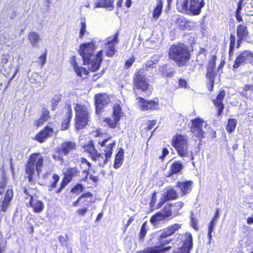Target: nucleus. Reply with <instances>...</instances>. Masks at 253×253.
<instances>
[{"mask_svg":"<svg viewBox=\"0 0 253 253\" xmlns=\"http://www.w3.org/2000/svg\"><path fill=\"white\" fill-rule=\"evenodd\" d=\"M95 47L93 42L84 43L80 46L79 53L82 56L84 64H87L89 70L96 71L102 61V51L93 55Z\"/></svg>","mask_w":253,"mask_h":253,"instance_id":"f257e3e1","label":"nucleus"},{"mask_svg":"<svg viewBox=\"0 0 253 253\" xmlns=\"http://www.w3.org/2000/svg\"><path fill=\"white\" fill-rule=\"evenodd\" d=\"M98 144L104 147L105 154H101L97 152L92 155V159L98 163V165L103 167L107 163L112 154L113 148L115 146V140L109 137L102 141H99Z\"/></svg>","mask_w":253,"mask_h":253,"instance_id":"f03ea898","label":"nucleus"},{"mask_svg":"<svg viewBox=\"0 0 253 253\" xmlns=\"http://www.w3.org/2000/svg\"><path fill=\"white\" fill-rule=\"evenodd\" d=\"M204 0H177L176 6L179 12L198 15L204 6Z\"/></svg>","mask_w":253,"mask_h":253,"instance_id":"7ed1b4c3","label":"nucleus"},{"mask_svg":"<svg viewBox=\"0 0 253 253\" xmlns=\"http://www.w3.org/2000/svg\"><path fill=\"white\" fill-rule=\"evenodd\" d=\"M76 124L77 129L84 128L87 124L89 119V105L88 103L85 104L78 103L76 104Z\"/></svg>","mask_w":253,"mask_h":253,"instance_id":"20e7f679","label":"nucleus"},{"mask_svg":"<svg viewBox=\"0 0 253 253\" xmlns=\"http://www.w3.org/2000/svg\"><path fill=\"white\" fill-rule=\"evenodd\" d=\"M169 56L179 66L184 65L190 58L187 46L183 44L172 45L169 50Z\"/></svg>","mask_w":253,"mask_h":253,"instance_id":"39448f33","label":"nucleus"},{"mask_svg":"<svg viewBox=\"0 0 253 253\" xmlns=\"http://www.w3.org/2000/svg\"><path fill=\"white\" fill-rule=\"evenodd\" d=\"M43 162V159L39 153H34L30 156L26 169L27 173L29 174V180H31L33 175L35 173V169L38 174L42 171Z\"/></svg>","mask_w":253,"mask_h":253,"instance_id":"423d86ee","label":"nucleus"},{"mask_svg":"<svg viewBox=\"0 0 253 253\" xmlns=\"http://www.w3.org/2000/svg\"><path fill=\"white\" fill-rule=\"evenodd\" d=\"M172 145L181 157H188L191 154L189 150L188 137L186 135L177 134L173 138Z\"/></svg>","mask_w":253,"mask_h":253,"instance_id":"0eeeda50","label":"nucleus"},{"mask_svg":"<svg viewBox=\"0 0 253 253\" xmlns=\"http://www.w3.org/2000/svg\"><path fill=\"white\" fill-rule=\"evenodd\" d=\"M134 87L140 89L143 91L150 90V85L145 77L144 71L140 69L135 74L133 79Z\"/></svg>","mask_w":253,"mask_h":253,"instance_id":"6e6552de","label":"nucleus"},{"mask_svg":"<svg viewBox=\"0 0 253 253\" xmlns=\"http://www.w3.org/2000/svg\"><path fill=\"white\" fill-rule=\"evenodd\" d=\"M249 63L253 64V53L249 50H245L237 55L233 67L237 68L241 65Z\"/></svg>","mask_w":253,"mask_h":253,"instance_id":"1a4fd4ad","label":"nucleus"},{"mask_svg":"<svg viewBox=\"0 0 253 253\" xmlns=\"http://www.w3.org/2000/svg\"><path fill=\"white\" fill-rule=\"evenodd\" d=\"M191 122V131L192 133L200 139L203 138L204 133L203 127L207 126V123L202 119L200 118L192 120Z\"/></svg>","mask_w":253,"mask_h":253,"instance_id":"9d476101","label":"nucleus"},{"mask_svg":"<svg viewBox=\"0 0 253 253\" xmlns=\"http://www.w3.org/2000/svg\"><path fill=\"white\" fill-rule=\"evenodd\" d=\"M118 34L110 37L105 40L106 54L107 56H112L115 52V45L118 42Z\"/></svg>","mask_w":253,"mask_h":253,"instance_id":"9b49d317","label":"nucleus"},{"mask_svg":"<svg viewBox=\"0 0 253 253\" xmlns=\"http://www.w3.org/2000/svg\"><path fill=\"white\" fill-rule=\"evenodd\" d=\"M177 197L176 192L172 187H168L165 189L160 201L157 205V209L161 208L166 201L173 200Z\"/></svg>","mask_w":253,"mask_h":253,"instance_id":"f8f14e48","label":"nucleus"},{"mask_svg":"<svg viewBox=\"0 0 253 253\" xmlns=\"http://www.w3.org/2000/svg\"><path fill=\"white\" fill-rule=\"evenodd\" d=\"M183 245L179 249L180 253H190L193 248V238L190 233H186L182 239Z\"/></svg>","mask_w":253,"mask_h":253,"instance_id":"ddd939ff","label":"nucleus"},{"mask_svg":"<svg viewBox=\"0 0 253 253\" xmlns=\"http://www.w3.org/2000/svg\"><path fill=\"white\" fill-rule=\"evenodd\" d=\"M172 20L175 22L177 26L182 30L190 29L193 26L192 21L188 20L183 16L174 15L172 17Z\"/></svg>","mask_w":253,"mask_h":253,"instance_id":"4468645a","label":"nucleus"},{"mask_svg":"<svg viewBox=\"0 0 253 253\" xmlns=\"http://www.w3.org/2000/svg\"><path fill=\"white\" fill-rule=\"evenodd\" d=\"M53 129L52 128L47 126L43 130H41L35 137V139L42 143L53 133Z\"/></svg>","mask_w":253,"mask_h":253,"instance_id":"2eb2a0df","label":"nucleus"},{"mask_svg":"<svg viewBox=\"0 0 253 253\" xmlns=\"http://www.w3.org/2000/svg\"><path fill=\"white\" fill-rule=\"evenodd\" d=\"M137 100H138L142 110L157 109L159 108V104L157 102L152 100L146 101L141 97L138 98Z\"/></svg>","mask_w":253,"mask_h":253,"instance_id":"dca6fc26","label":"nucleus"},{"mask_svg":"<svg viewBox=\"0 0 253 253\" xmlns=\"http://www.w3.org/2000/svg\"><path fill=\"white\" fill-rule=\"evenodd\" d=\"M249 32L247 27L244 25L240 24L237 27V35L238 38L237 46L238 48L242 41L248 36Z\"/></svg>","mask_w":253,"mask_h":253,"instance_id":"f3484780","label":"nucleus"},{"mask_svg":"<svg viewBox=\"0 0 253 253\" xmlns=\"http://www.w3.org/2000/svg\"><path fill=\"white\" fill-rule=\"evenodd\" d=\"M181 224H175L172 225L160 231V235L159 237L166 238L173 235L176 231L180 228Z\"/></svg>","mask_w":253,"mask_h":253,"instance_id":"a211bd4d","label":"nucleus"},{"mask_svg":"<svg viewBox=\"0 0 253 253\" xmlns=\"http://www.w3.org/2000/svg\"><path fill=\"white\" fill-rule=\"evenodd\" d=\"M13 196V193L12 190L11 189H7L5 194L4 199L2 201L1 206H0V211H6L12 199Z\"/></svg>","mask_w":253,"mask_h":253,"instance_id":"6ab92c4d","label":"nucleus"},{"mask_svg":"<svg viewBox=\"0 0 253 253\" xmlns=\"http://www.w3.org/2000/svg\"><path fill=\"white\" fill-rule=\"evenodd\" d=\"M109 102L110 99L107 94H97L95 96L96 107L97 111L101 110Z\"/></svg>","mask_w":253,"mask_h":253,"instance_id":"aec40b11","label":"nucleus"},{"mask_svg":"<svg viewBox=\"0 0 253 253\" xmlns=\"http://www.w3.org/2000/svg\"><path fill=\"white\" fill-rule=\"evenodd\" d=\"M70 63L72 65L76 74L79 77H82L83 75H87L88 71L83 67H80L76 61L75 56H72L70 59Z\"/></svg>","mask_w":253,"mask_h":253,"instance_id":"412c9836","label":"nucleus"},{"mask_svg":"<svg viewBox=\"0 0 253 253\" xmlns=\"http://www.w3.org/2000/svg\"><path fill=\"white\" fill-rule=\"evenodd\" d=\"M225 92L224 91H221L218 94L216 99L213 100V103L217 107L218 110L217 115L220 116L222 113V110L224 108V105L222 101L225 97Z\"/></svg>","mask_w":253,"mask_h":253,"instance_id":"4be33fe9","label":"nucleus"},{"mask_svg":"<svg viewBox=\"0 0 253 253\" xmlns=\"http://www.w3.org/2000/svg\"><path fill=\"white\" fill-rule=\"evenodd\" d=\"M29 204L30 206L33 209L34 211L37 213L41 212L44 208L43 202L35 199L33 196H31Z\"/></svg>","mask_w":253,"mask_h":253,"instance_id":"5701e85b","label":"nucleus"},{"mask_svg":"<svg viewBox=\"0 0 253 253\" xmlns=\"http://www.w3.org/2000/svg\"><path fill=\"white\" fill-rule=\"evenodd\" d=\"M80 170L76 167L69 168L65 172V177L68 181H71L72 179L79 175Z\"/></svg>","mask_w":253,"mask_h":253,"instance_id":"b1692460","label":"nucleus"},{"mask_svg":"<svg viewBox=\"0 0 253 253\" xmlns=\"http://www.w3.org/2000/svg\"><path fill=\"white\" fill-rule=\"evenodd\" d=\"M81 168L84 169L83 173L85 174V177L83 178L82 180L86 181L87 179V176L88 175V171L89 170L91 167V164L84 158H81Z\"/></svg>","mask_w":253,"mask_h":253,"instance_id":"393cba45","label":"nucleus"},{"mask_svg":"<svg viewBox=\"0 0 253 253\" xmlns=\"http://www.w3.org/2000/svg\"><path fill=\"white\" fill-rule=\"evenodd\" d=\"M61 147L63 153L66 155L76 149V144L72 141L65 142L62 144Z\"/></svg>","mask_w":253,"mask_h":253,"instance_id":"a878e982","label":"nucleus"},{"mask_svg":"<svg viewBox=\"0 0 253 253\" xmlns=\"http://www.w3.org/2000/svg\"><path fill=\"white\" fill-rule=\"evenodd\" d=\"M170 248L169 246L163 248L159 247H150L146 249L142 253H165Z\"/></svg>","mask_w":253,"mask_h":253,"instance_id":"bb28decb","label":"nucleus"},{"mask_svg":"<svg viewBox=\"0 0 253 253\" xmlns=\"http://www.w3.org/2000/svg\"><path fill=\"white\" fill-rule=\"evenodd\" d=\"M28 39L30 41L31 44L34 46L36 47L39 45L40 41L39 35L35 32H31L28 35Z\"/></svg>","mask_w":253,"mask_h":253,"instance_id":"cd10ccee","label":"nucleus"},{"mask_svg":"<svg viewBox=\"0 0 253 253\" xmlns=\"http://www.w3.org/2000/svg\"><path fill=\"white\" fill-rule=\"evenodd\" d=\"M176 186L180 189L183 195H185L191 191L192 187L191 182H178Z\"/></svg>","mask_w":253,"mask_h":253,"instance_id":"c85d7f7f","label":"nucleus"},{"mask_svg":"<svg viewBox=\"0 0 253 253\" xmlns=\"http://www.w3.org/2000/svg\"><path fill=\"white\" fill-rule=\"evenodd\" d=\"M163 9V2L162 0H158V4L155 7L152 14V18L154 20H157L161 15Z\"/></svg>","mask_w":253,"mask_h":253,"instance_id":"c756f323","label":"nucleus"},{"mask_svg":"<svg viewBox=\"0 0 253 253\" xmlns=\"http://www.w3.org/2000/svg\"><path fill=\"white\" fill-rule=\"evenodd\" d=\"M49 118V112L45 110H44L42 115L39 119L36 120L35 122V125L37 126H40L42 125Z\"/></svg>","mask_w":253,"mask_h":253,"instance_id":"7c9ffc66","label":"nucleus"},{"mask_svg":"<svg viewBox=\"0 0 253 253\" xmlns=\"http://www.w3.org/2000/svg\"><path fill=\"white\" fill-rule=\"evenodd\" d=\"M124 113L122 111V109L120 104H115L113 107V118H116L117 120H120L122 117L123 116Z\"/></svg>","mask_w":253,"mask_h":253,"instance_id":"2f4dec72","label":"nucleus"},{"mask_svg":"<svg viewBox=\"0 0 253 253\" xmlns=\"http://www.w3.org/2000/svg\"><path fill=\"white\" fill-rule=\"evenodd\" d=\"M96 7L103 8H113L114 7V0H97Z\"/></svg>","mask_w":253,"mask_h":253,"instance_id":"473e14b6","label":"nucleus"},{"mask_svg":"<svg viewBox=\"0 0 253 253\" xmlns=\"http://www.w3.org/2000/svg\"><path fill=\"white\" fill-rule=\"evenodd\" d=\"M124 159V151L123 150H120L115 158V163L114 164V167L115 169H118L120 168L122 164Z\"/></svg>","mask_w":253,"mask_h":253,"instance_id":"72a5a7b5","label":"nucleus"},{"mask_svg":"<svg viewBox=\"0 0 253 253\" xmlns=\"http://www.w3.org/2000/svg\"><path fill=\"white\" fill-rule=\"evenodd\" d=\"M183 168V165L180 162H175L171 166V174L180 173Z\"/></svg>","mask_w":253,"mask_h":253,"instance_id":"f704fd0d","label":"nucleus"},{"mask_svg":"<svg viewBox=\"0 0 253 253\" xmlns=\"http://www.w3.org/2000/svg\"><path fill=\"white\" fill-rule=\"evenodd\" d=\"M84 148L85 151L87 152L91 155V158L92 155H95L97 152V150L94 148V145L92 141H89L84 146Z\"/></svg>","mask_w":253,"mask_h":253,"instance_id":"c9c22d12","label":"nucleus"},{"mask_svg":"<svg viewBox=\"0 0 253 253\" xmlns=\"http://www.w3.org/2000/svg\"><path fill=\"white\" fill-rule=\"evenodd\" d=\"M68 114L67 118L64 120L62 124V128L63 129H67L69 127V123L72 118V110L71 107L69 106L68 107Z\"/></svg>","mask_w":253,"mask_h":253,"instance_id":"e433bc0d","label":"nucleus"},{"mask_svg":"<svg viewBox=\"0 0 253 253\" xmlns=\"http://www.w3.org/2000/svg\"><path fill=\"white\" fill-rule=\"evenodd\" d=\"M120 121L119 120H117L116 118H105L103 122L107 125L108 126L111 128H114L116 127L117 124L119 123Z\"/></svg>","mask_w":253,"mask_h":253,"instance_id":"4c0bfd02","label":"nucleus"},{"mask_svg":"<svg viewBox=\"0 0 253 253\" xmlns=\"http://www.w3.org/2000/svg\"><path fill=\"white\" fill-rule=\"evenodd\" d=\"M170 205L171 206L173 216H175L179 214V211L183 207L184 203L182 202L179 201L175 203L174 204Z\"/></svg>","mask_w":253,"mask_h":253,"instance_id":"58836bf2","label":"nucleus"},{"mask_svg":"<svg viewBox=\"0 0 253 253\" xmlns=\"http://www.w3.org/2000/svg\"><path fill=\"white\" fill-rule=\"evenodd\" d=\"M167 218L162 212H158L153 216L151 218V222L153 224H156L160 221H162Z\"/></svg>","mask_w":253,"mask_h":253,"instance_id":"ea45409f","label":"nucleus"},{"mask_svg":"<svg viewBox=\"0 0 253 253\" xmlns=\"http://www.w3.org/2000/svg\"><path fill=\"white\" fill-rule=\"evenodd\" d=\"M162 212L164 213L166 217L173 216L172 208L170 204H168L165 206Z\"/></svg>","mask_w":253,"mask_h":253,"instance_id":"a19ab883","label":"nucleus"},{"mask_svg":"<svg viewBox=\"0 0 253 253\" xmlns=\"http://www.w3.org/2000/svg\"><path fill=\"white\" fill-rule=\"evenodd\" d=\"M237 121L233 119H229L228 123L227 125L226 129L229 132L233 131L236 127Z\"/></svg>","mask_w":253,"mask_h":253,"instance_id":"79ce46f5","label":"nucleus"},{"mask_svg":"<svg viewBox=\"0 0 253 253\" xmlns=\"http://www.w3.org/2000/svg\"><path fill=\"white\" fill-rule=\"evenodd\" d=\"M230 49L229 51V57L233 54V50L235 43V38L233 35H230Z\"/></svg>","mask_w":253,"mask_h":253,"instance_id":"37998d69","label":"nucleus"},{"mask_svg":"<svg viewBox=\"0 0 253 253\" xmlns=\"http://www.w3.org/2000/svg\"><path fill=\"white\" fill-rule=\"evenodd\" d=\"M215 75V73L213 70L211 69H207V77L210 80V83L212 84V86L213 84V78Z\"/></svg>","mask_w":253,"mask_h":253,"instance_id":"c03bdc74","label":"nucleus"},{"mask_svg":"<svg viewBox=\"0 0 253 253\" xmlns=\"http://www.w3.org/2000/svg\"><path fill=\"white\" fill-rule=\"evenodd\" d=\"M52 178L53 179V181L49 187L48 189L49 191H52L56 187V184L59 180V177L55 174H53Z\"/></svg>","mask_w":253,"mask_h":253,"instance_id":"a18cd8bd","label":"nucleus"},{"mask_svg":"<svg viewBox=\"0 0 253 253\" xmlns=\"http://www.w3.org/2000/svg\"><path fill=\"white\" fill-rule=\"evenodd\" d=\"M147 223L146 222H144L141 226L140 232V236L141 238H143L145 236L146 232L147 231Z\"/></svg>","mask_w":253,"mask_h":253,"instance_id":"49530a36","label":"nucleus"},{"mask_svg":"<svg viewBox=\"0 0 253 253\" xmlns=\"http://www.w3.org/2000/svg\"><path fill=\"white\" fill-rule=\"evenodd\" d=\"M253 89V86L250 85H246L243 87L240 88V92L243 95H245L247 91Z\"/></svg>","mask_w":253,"mask_h":253,"instance_id":"de8ad7c7","label":"nucleus"},{"mask_svg":"<svg viewBox=\"0 0 253 253\" xmlns=\"http://www.w3.org/2000/svg\"><path fill=\"white\" fill-rule=\"evenodd\" d=\"M61 98L60 95H57L54 96V97L51 100V102L52 104V109L55 110V106L57 105L58 103L60 101Z\"/></svg>","mask_w":253,"mask_h":253,"instance_id":"09e8293b","label":"nucleus"},{"mask_svg":"<svg viewBox=\"0 0 253 253\" xmlns=\"http://www.w3.org/2000/svg\"><path fill=\"white\" fill-rule=\"evenodd\" d=\"M91 196V194L90 193H89V192H88L87 193H85V194L82 195L80 198H79V199L76 202L73 203V206L74 207H77L78 206V205L79 202L81 200H83L84 198V197H86L87 198H90Z\"/></svg>","mask_w":253,"mask_h":253,"instance_id":"8fccbe9b","label":"nucleus"},{"mask_svg":"<svg viewBox=\"0 0 253 253\" xmlns=\"http://www.w3.org/2000/svg\"><path fill=\"white\" fill-rule=\"evenodd\" d=\"M86 32V24L85 20H84L81 22V27L80 32V37L82 38Z\"/></svg>","mask_w":253,"mask_h":253,"instance_id":"3c124183","label":"nucleus"},{"mask_svg":"<svg viewBox=\"0 0 253 253\" xmlns=\"http://www.w3.org/2000/svg\"><path fill=\"white\" fill-rule=\"evenodd\" d=\"M6 185V180L4 178H2L0 180V195H1L4 190Z\"/></svg>","mask_w":253,"mask_h":253,"instance_id":"603ef678","label":"nucleus"},{"mask_svg":"<svg viewBox=\"0 0 253 253\" xmlns=\"http://www.w3.org/2000/svg\"><path fill=\"white\" fill-rule=\"evenodd\" d=\"M70 181H68L66 179V178H65V177L64 176V179H63L62 183L61 184V185H60V188L57 190L56 191V193H60L61 192V191H62V190L65 187L66 185H67L68 184V183L69 182H70Z\"/></svg>","mask_w":253,"mask_h":253,"instance_id":"864d4df0","label":"nucleus"},{"mask_svg":"<svg viewBox=\"0 0 253 253\" xmlns=\"http://www.w3.org/2000/svg\"><path fill=\"white\" fill-rule=\"evenodd\" d=\"M158 240H159L160 244L162 246H164L169 244V243H170L171 241V240H165L164 238H160V237L158 238Z\"/></svg>","mask_w":253,"mask_h":253,"instance_id":"5fc2aeb1","label":"nucleus"},{"mask_svg":"<svg viewBox=\"0 0 253 253\" xmlns=\"http://www.w3.org/2000/svg\"><path fill=\"white\" fill-rule=\"evenodd\" d=\"M134 61L135 58L133 57H132L129 59H128L125 63V67L128 68L129 67H130L132 65Z\"/></svg>","mask_w":253,"mask_h":253,"instance_id":"6e6d98bb","label":"nucleus"},{"mask_svg":"<svg viewBox=\"0 0 253 253\" xmlns=\"http://www.w3.org/2000/svg\"><path fill=\"white\" fill-rule=\"evenodd\" d=\"M156 196H157V192L156 191H155L153 193L152 196L151 201L150 203V205H151V207H153L156 202V200H157Z\"/></svg>","mask_w":253,"mask_h":253,"instance_id":"4d7b16f0","label":"nucleus"},{"mask_svg":"<svg viewBox=\"0 0 253 253\" xmlns=\"http://www.w3.org/2000/svg\"><path fill=\"white\" fill-rule=\"evenodd\" d=\"M83 189V186L81 184L76 185L74 188L72 189V191L76 193L78 191H82Z\"/></svg>","mask_w":253,"mask_h":253,"instance_id":"13d9d810","label":"nucleus"},{"mask_svg":"<svg viewBox=\"0 0 253 253\" xmlns=\"http://www.w3.org/2000/svg\"><path fill=\"white\" fill-rule=\"evenodd\" d=\"M191 226L196 230H198V226L197 224V220L195 219L193 216L191 217Z\"/></svg>","mask_w":253,"mask_h":253,"instance_id":"bf43d9fd","label":"nucleus"},{"mask_svg":"<svg viewBox=\"0 0 253 253\" xmlns=\"http://www.w3.org/2000/svg\"><path fill=\"white\" fill-rule=\"evenodd\" d=\"M40 61L41 63L42 67L46 62V54H42L39 57Z\"/></svg>","mask_w":253,"mask_h":253,"instance_id":"052dcab7","label":"nucleus"},{"mask_svg":"<svg viewBox=\"0 0 253 253\" xmlns=\"http://www.w3.org/2000/svg\"><path fill=\"white\" fill-rule=\"evenodd\" d=\"M214 228V226L210 224L209 227V231H208V236L209 237L210 240L211 238V233L213 231Z\"/></svg>","mask_w":253,"mask_h":253,"instance_id":"680f3d73","label":"nucleus"},{"mask_svg":"<svg viewBox=\"0 0 253 253\" xmlns=\"http://www.w3.org/2000/svg\"><path fill=\"white\" fill-rule=\"evenodd\" d=\"M87 211V208H85L84 209H79L77 211V212L81 215H84L85 213Z\"/></svg>","mask_w":253,"mask_h":253,"instance_id":"e2e57ef3","label":"nucleus"},{"mask_svg":"<svg viewBox=\"0 0 253 253\" xmlns=\"http://www.w3.org/2000/svg\"><path fill=\"white\" fill-rule=\"evenodd\" d=\"M6 242L4 241H1V243L0 244V253H2L4 251L5 248L6 247Z\"/></svg>","mask_w":253,"mask_h":253,"instance_id":"0e129e2a","label":"nucleus"},{"mask_svg":"<svg viewBox=\"0 0 253 253\" xmlns=\"http://www.w3.org/2000/svg\"><path fill=\"white\" fill-rule=\"evenodd\" d=\"M179 84L180 86L184 88H186L187 85L186 82L185 80L182 79L179 80Z\"/></svg>","mask_w":253,"mask_h":253,"instance_id":"69168bd1","label":"nucleus"},{"mask_svg":"<svg viewBox=\"0 0 253 253\" xmlns=\"http://www.w3.org/2000/svg\"><path fill=\"white\" fill-rule=\"evenodd\" d=\"M92 195H91L90 198H87L86 197H84V198L83 199H84L83 202H84L85 205H87L88 204L91 203L92 200Z\"/></svg>","mask_w":253,"mask_h":253,"instance_id":"338daca9","label":"nucleus"},{"mask_svg":"<svg viewBox=\"0 0 253 253\" xmlns=\"http://www.w3.org/2000/svg\"><path fill=\"white\" fill-rule=\"evenodd\" d=\"M156 125V121H151L149 122V124L148 125L147 129L150 130L154 126Z\"/></svg>","mask_w":253,"mask_h":253,"instance_id":"774afa93","label":"nucleus"}]
</instances>
